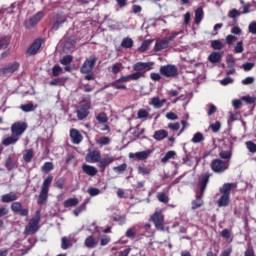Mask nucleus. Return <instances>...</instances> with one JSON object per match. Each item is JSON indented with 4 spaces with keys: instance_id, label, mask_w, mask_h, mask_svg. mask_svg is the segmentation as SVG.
Here are the masks:
<instances>
[{
    "instance_id": "obj_1",
    "label": "nucleus",
    "mask_w": 256,
    "mask_h": 256,
    "mask_svg": "<svg viewBox=\"0 0 256 256\" xmlns=\"http://www.w3.org/2000/svg\"><path fill=\"white\" fill-rule=\"evenodd\" d=\"M209 177H211L209 174H202L199 177L198 186L200 190L199 192H196V198L192 201V211H195L205 205V202L203 201V195H205V189H207V185L209 184Z\"/></svg>"
},
{
    "instance_id": "obj_2",
    "label": "nucleus",
    "mask_w": 256,
    "mask_h": 256,
    "mask_svg": "<svg viewBox=\"0 0 256 256\" xmlns=\"http://www.w3.org/2000/svg\"><path fill=\"white\" fill-rule=\"evenodd\" d=\"M237 189V183H224L219 189L221 193L220 198L217 200L218 207H229L231 203V191Z\"/></svg>"
},
{
    "instance_id": "obj_3",
    "label": "nucleus",
    "mask_w": 256,
    "mask_h": 256,
    "mask_svg": "<svg viewBox=\"0 0 256 256\" xmlns=\"http://www.w3.org/2000/svg\"><path fill=\"white\" fill-rule=\"evenodd\" d=\"M153 69V63L150 62H138L134 64L133 70L135 73L130 74L131 81H137L141 78H145V73Z\"/></svg>"
},
{
    "instance_id": "obj_4",
    "label": "nucleus",
    "mask_w": 256,
    "mask_h": 256,
    "mask_svg": "<svg viewBox=\"0 0 256 256\" xmlns=\"http://www.w3.org/2000/svg\"><path fill=\"white\" fill-rule=\"evenodd\" d=\"M149 221L154 223L156 231H165V215L161 210L155 211Z\"/></svg>"
},
{
    "instance_id": "obj_5",
    "label": "nucleus",
    "mask_w": 256,
    "mask_h": 256,
    "mask_svg": "<svg viewBox=\"0 0 256 256\" xmlns=\"http://www.w3.org/2000/svg\"><path fill=\"white\" fill-rule=\"evenodd\" d=\"M39 223H41V210H37L34 218L30 219L25 227V232L29 235H35L39 231Z\"/></svg>"
},
{
    "instance_id": "obj_6",
    "label": "nucleus",
    "mask_w": 256,
    "mask_h": 256,
    "mask_svg": "<svg viewBox=\"0 0 256 256\" xmlns=\"http://www.w3.org/2000/svg\"><path fill=\"white\" fill-rule=\"evenodd\" d=\"M159 73L167 79H175L179 75V69L173 64H167L160 67Z\"/></svg>"
},
{
    "instance_id": "obj_7",
    "label": "nucleus",
    "mask_w": 256,
    "mask_h": 256,
    "mask_svg": "<svg viewBox=\"0 0 256 256\" xmlns=\"http://www.w3.org/2000/svg\"><path fill=\"white\" fill-rule=\"evenodd\" d=\"M213 173H225L229 169V162L222 159H214L210 163Z\"/></svg>"
},
{
    "instance_id": "obj_8",
    "label": "nucleus",
    "mask_w": 256,
    "mask_h": 256,
    "mask_svg": "<svg viewBox=\"0 0 256 256\" xmlns=\"http://www.w3.org/2000/svg\"><path fill=\"white\" fill-rule=\"evenodd\" d=\"M27 127L28 125L26 124V122L16 121L11 125L10 131L12 135L21 139V135H23V133L27 131Z\"/></svg>"
},
{
    "instance_id": "obj_9",
    "label": "nucleus",
    "mask_w": 256,
    "mask_h": 256,
    "mask_svg": "<svg viewBox=\"0 0 256 256\" xmlns=\"http://www.w3.org/2000/svg\"><path fill=\"white\" fill-rule=\"evenodd\" d=\"M98 59L99 58H97L95 55H91L89 58H86L80 68V73H91V71L95 69V64L97 63Z\"/></svg>"
},
{
    "instance_id": "obj_10",
    "label": "nucleus",
    "mask_w": 256,
    "mask_h": 256,
    "mask_svg": "<svg viewBox=\"0 0 256 256\" xmlns=\"http://www.w3.org/2000/svg\"><path fill=\"white\" fill-rule=\"evenodd\" d=\"M43 17H45V13H43V11L37 12L35 15L25 21L24 27H26V29H33V27L37 25V23H39Z\"/></svg>"
},
{
    "instance_id": "obj_11",
    "label": "nucleus",
    "mask_w": 256,
    "mask_h": 256,
    "mask_svg": "<svg viewBox=\"0 0 256 256\" xmlns=\"http://www.w3.org/2000/svg\"><path fill=\"white\" fill-rule=\"evenodd\" d=\"M90 109H91V102H87L86 104L79 105V107L76 110L79 121H83V119H87V117H89Z\"/></svg>"
},
{
    "instance_id": "obj_12",
    "label": "nucleus",
    "mask_w": 256,
    "mask_h": 256,
    "mask_svg": "<svg viewBox=\"0 0 256 256\" xmlns=\"http://www.w3.org/2000/svg\"><path fill=\"white\" fill-rule=\"evenodd\" d=\"M11 211L17 213L20 217H27L29 215V209L24 208L21 202H14L11 204Z\"/></svg>"
},
{
    "instance_id": "obj_13",
    "label": "nucleus",
    "mask_w": 256,
    "mask_h": 256,
    "mask_svg": "<svg viewBox=\"0 0 256 256\" xmlns=\"http://www.w3.org/2000/svg\"><path fill=\"white\" fill-rule=\"evenodd\" d=\"M41 45H43V39L38 38L34 40V42L29 46L26 51L27 55H37V53L41 49Z\"/></svg>"
},
{
    "instance_id": "obj_14",
    "label": "nucleus",
    "mask_w": 256,
    "mask_h": 256,
    "mask_svg": "<svg viewBox=\"0 0 256 256\" xmlns=\"http://www.w3.org/2000/svg\"><path fill=\"white\" fill-rule=\"evenodd\" d=\"M4 167H6L7 171H13V169H17V167H19L15 154H11L6 158Z\"/></svg>"
},
{
    "instance_id": "obj_15",
    "label": "nucleus",
    "mask_w": 256,
    "mask_h": 256,
    "mask_svg": "<svg viewBox=\"0 0 256 256\" xmlns=\"http://www.w3.org/2000/svg\"><path fill=\"white\" fill-rule=\"evenodd\" d=\"M115 161V157L109 156L108 154L105 155L104 158H100V161L98 162V167L101 169V171H105L111 163Z\"/></svg>"
},
{
    "instance_id": "obj_16",
    "label": "nucleus",
    "mask_w": 256,
    "mask_h": 256,
    "mask_svg": "<svg viewBox=\"0 0 256 256\" xmlns=\"http://www.w3.org/2000/svg\"><path fill=\"white\" fill-rule=\"evenodd\" d=\"M86 161L87 163H99L101 161V152L97 150L88 152Z\"/></svg>"
},
{
    "instance_id": "obj_17",
    "label": "nucleus",
    "mask_w": 256,
    "mask_h": 256,
    "mask_svg": "<svg viewBox=\"0 0 256 256\" xmlns=\"http://www.w3.org/2000/svg\"><path fill=\"white\" fill-rule=\"evenodd\" d=\"M151 150L136 152V153H130L129 157L130 159H137L138 161H145V159H149V155H151Z\"/></svg>"
},
{
    "instance_id": "obj_18",
    "label": "nucleus",
    "mask_w": 256,
    "mask_h": 256,
    "mask_svg": "<svg viewBox=\"0 0 256 256\" xmlns=\"http://www.w3.org/2000/svg\"><path fill=\"white\" fill-rule=\"evenodd\" d=\"M19 67V62H14L2 68L1 73H3V75H12V73H15V71L19 70Z\"/></svg>"
},
{
    "instance_id": "obj_19",
    "label": "nucleus",
    "mask_w": 256,
    "mask_h": 256,
    "mask_svg": "<svg viewBox=\"0 0 256 256\" xmlns=\"http://www.w3.org/2000/svg\"><path fill=\"white\" fill-rule=\"evenodd\" d=\"M70 137L72 139V143L74 145H79V143H81V141H83V135H81V132H79V130L72 128L70 130Z\"/></svg>"
},
{
    "instance_id": "obj_20",
    "label": "nucleus",
    "mask_w": 256,
    "mask_h": 256,
    "mask_svg": "<svg viewBox=\"0 0 256 256\" xmlns=\"http://www.w3.org/2000/svg\"><path fill=\"white\" fill-rule=\"evenodd\" d=\"M82 171L86 175H89V177H95V175L98 173V170L95 168V166H91L89 164H83Z\"/></svg>"
},
{
    "instance_id": "obj_21",
    "label": "nucleus",
    "mask_w": 256,
    "mask_h": 256,
    "mask_svg": "<svg viewBox=\"0 0 256 256\" xmlns=\"http://www.w3.org/2000/svg\"><path fill=\"white\" fill-rule=\"evenodd\" d=\"M19 196L15 192H10L1 197L2 203H12V201H17Z\"/></svg>"
},
{
    "instance_id": "obj_22",
    "label": "nucleus",
    "mask_w": 256,
    "mask_h": 256,
    "mask_svg": "<svg viewBox=\"0 0 256 256\" xmlns=\"http://www.w3.org/2000/svg\"><path fill=\"white\" fill-rule=\"evenodd\" d=\"M172 38L161 40L155 43L154 50L155 51H163V49H167L169 47V43H171Z\"/></svg>"
},
{
    "instance_id": "obj_23",
    "label": "nucleus",
    "mask_w": 256,
    "mask_h": 256,
    "mask_svg": "<svg viewBox=\"0 0 256 256\" xmlns=\"http://www.w3.org/2000/svg\"><path fill=\"white\" fill-rule=\"evenodd\" d=\"M19 139L20 138L15 136V134H12L11 136H8L2 140V145H4V147H9V145H15L17 141H19Z\"/></svg>"
},
{
    "instance_id": "obj_24",
    "label": "nucleus",
    "mask_w": 256,
    "mask_h": 256,
    "mask_svg": "<svg viewBox=\"0 0 256 256\" xmlns=\"http://www.w3.org/2000/svg\"><path fill=\"white\" fill-rule=\"evenodd\" d=\"M169 136V132H167V130H157L154 132L153 138L156 141H163V139H167V137Z\"/></svg>"
},
{
    "instance_id": "obj_25",
    "label": "nucleus",
    "mask_w": 256,
    "mask_h": 256,
    "mask_svg": "<svg viewBox=\"0 0 256 256\" xmlns=\"http://www.w3.org/2000/svg\"><path fill=\"white\" fill-rule=\"evenodd\" d=\"M73 247V238H68L67 236L62 237L61 239V248L64 251H67V249Z\"/></svg>"
},
{
    "instance_id": "obj_26",
    "label": "nucleus",
    "mask_w": 256,
    "mask_h": 256,
    "mask_svg": "<svg viewBox=\"0 0 256 256\" xmlns=\"http://www.w3.org/2000/svg\"><path fill=\"white\" fill-rule=\"evenodd\" d=\"M223 56L222 52H212L208 56V61L210 63H221V57Z\"/></svg>"
},
{
    "instance_id": "obj_27",
    "label": "nucleus",
    "mask_w": 256,
    "mask_h": 256,
    "mask_svg": "<svg viewBox=\"0 0 256 256\" xmlns=\"http://www.w3.org/2000/svg\"><path fill=\"white\" fill-rule=\"evenodd\" d=\"M66 21L67 17L58 15L56 21L52 25V29H54V31H57L59 27H61V25H63V23H65Z\"/></svg>"
},
{
    "instance_id": "obj_28",
    "label": "nucleus",
    "mask_w": 256,
    "mask_h": 256,
    "mask_svg": "<svg viewBox=\"0 0 256 256\" xmlns=\"http://www.w3.org/2000/svg\"><path fill=\"white\" fill-rule=\"evenodd\" d=\"M133 45H134L133 39H131L130 37L123 38L121 42V47H123V49H132Z\"/></svg>"
},
{
    "instance_id": "obj_29",
    "label": "nucleus",
    "mask_w": 256,
    "mask_h": 256,
    "mask_svg": "<svg viewBox=\"0 0 256 256\" xmlns=\"http://www.w3.org/2000/svg\"><path fill=\"white\" fill-rule=\"evenodd\" d=\"M163 103H165V99L161 100L159 97H153L151 99L150 105H153L155 109H161V107H163Z\"/></svg>"
},
{
    "instance_id": "obj_30",
    "label": "nucleus",
    "mask_w": 256,
    "mask_h": 256,
    "mask_svg": "<svg viewBox=\"0 0 256 256\" xmlns=\"http://www.w3.org/2000/svg\"><path fill=\"white\" fill-rule=\"evenodd\" d=\"M109 143H111V138L108 136H102L96 139V145H99V147H105V145H109Z\"/></svg>"
},
{
    "instance_id": "obj_31",
    "label": "nucleus",
    "mask_w": 256,
    "mask_h": 256,
    "mask_svg": "<svg viewBox=\"0 0 256 256\" xmlns=\"http://www.w3.org/2000/svg\"><path fill=\"white\" fill-rule=\"evenodd\" d=\"M47 195H49V191L41 190L38 196V204L43 205L47 201Z\"/></svg>"
},
{
    "instance_id": "obj_32",
    "label": "nucleus",
    "mask_w": 256,
    "mask_h": 256,
    "mask_svg": "<svg viewBox=\"0 0 256 256\" xmlns=\"http://www.w3.org/2000/svg\"><path fill=\"white\" fill-rule=\"evenodd\" d=\"M79 205V199L77 198H69L64 201V207L69 208V207H75Z\"/></svg>"
},
{
    "instance_id": "obj_33",
    "label": "nucleus",
    "mask_w": 256,
    "mask_h": 256,
    "mask_svg": "<svg viewBox=\"0 0 256 256\" xmlns=\"http://www.w3.org/2000/svg\"><path fill=\"white\" fill-rule=\"evenodd\" d=\"M211 47L214 49V51H221L225 45L223 42H221V40H213L211 41Z\"/></svg>"
},
{
    "instance_id": "obj_34",
    "label": "nucleus",
    "mask_w": 256,
    "mask_h": 256,
    "mask_svg": "<svg viewBox=\"0 0 256 256\" xmlns=\"http://www.w3.org/2000/svg\"><path fill=\"white\" fill-rule=\"evenodd\" d=\"M203 21V8H197L195 10V23L199 25Z\"/></svg>"
},
{
    "instance_id": "obj_35",
    "label": "nucleus",
    "mask_w": 256,
    "mask_h": 256,
    "mask_svg": "<svg viewBox=\"0 0 256 256\" xmlns=\"http://www.w3.org/2000/svg\"><path fill=\"white\" fill-rule=\"evenodd\" d=\"M221 237H223V239H226V241H228V243H232L233 242V237L231 236V232L229 231V229H223L220 233Z\"/></svg>"
},
{
    "instance_id": "obj_36",
    "label": "nucleus",
    "mask_w": 256,
    "mask_h": 256,
    "mask_svg": "<svg viewBox=\"0 0 256 256\" xmlns=\"http://www.w3.org/2000/svg\"><path fill=\"white\" fill-rule=\"evenodd\" d=\"M51 183H53V176H48V177L44 180V182H43V184H42L41 190H43V191H49V187H50Z\"/></svg>"
},
{
    "instance_id": "obj_37",
    "label": "nucleus",
    "mask_w": 256,
    "mask_h": 256,
    "mask_svg": "<svg viewBox=\"0 0 256 256\" xmlns=\"http://www.w3.org/2000/svg\"><path fill=\"white\" fill-rule=\"evenodd\" d=\"M121 83H123V82L120 81L119 79H116L114 82H112L110 84V86L113 87V89H124V90H126L127 89V85L121 84Z\"/></svg>"
},
{
    "instance_id": "obj_38",
    "label": "nucleus",
    "mask_w": 256,
    "mask_h": 256,
    "mask_svg": "<svg viewBox=\"0 0 256 256\" xmlns=\"http://www.w3.org/2000/svg\"><path fill=\"white\" fill-rule=\"evenodd\" d=\"M84 245H86L88 249H93V247L97 245V242H95V238H93V236H89L85 239Z\"/></svg>"
},
{
    "instance_id": "obj_39",
    "label": "nucleus",
    "mask_w": 256,
    "mask_h": 256,
    "mask_svg": "<svg viewBox=\"0 0 256 256\" xmlns=\"http://www.w3.org/2000/svg\"><path fill=\"white\" fill-rule=\"evenodd\" d=\"M33 149H28L25 151L24 155H23V159L26 163H31L32 159H33Z\"/></svg>"
},
{
    "instance_id": "obj_40",
    "label": "nucleus",
    "mask_w": 256,
    "mask_h": 256,
    "mask_svg": "<svg viewBox=\"0 0 256 256\" xmlns=\"http://www.w3.org/2000/svg\"><path fill=\"white\" fill-rule=\"evenodd\" d=\"M175 151L170 150L168 151L165 156L161 159V163H167V161H169L170 159H175Z\"/></svg>"
},
{
    "instance_id": "obj_41",
    "label": "nucleus",
    "mask_w": 256,
    "mask_h": 256,
    "mask_svg": "<svg viewBox=\"0 0 256 256\" xmlns=\"http://www.w3.org/2000/svg\"><path fill=\"white\" fill-rule=\"evenodd\" d=\"M53 169H54V166H53L52 162H45L43 164V166L41 167L42 173H49V172L53 171Z\"/></svg>"
},
{
    "instance_id": "obj_42",
    "label": "nucleus",
    "mask_w": 256,
    "mask_h": 256,
    "mask_svg": "<svg viewBox=\"0 0 256 256\" xmlns=\"http://www.w3.org/2000/svg\"><path fill=\"white\" fill-rule=\"evenodd\" d=\"M138 175H151V168L145 166H138Z\"/></svg>"
},
{
    "instance_id": "obj_43",
    "label": "nucleus",
    "mask_w": 256,
    "mask_h": 256,
    "mask_svg": "<svg viewBox=\"0 0 256 256\" xmlns=\"http://www.w3.org/2000/svg\"><path fill=\"white\" fill-rule=\"evenodd\" d=\"M87 209V203H83L80 206H78L76 209H74L73 214L75 215V217H79L80 213H83V211H85Z\"/></svg>"
},
{
    "instance_id": "obj_44",
    "label": "nucleus",
    "mask_w": 256,
    "mask_h": 256,
    "mask_svg": "<svg viewBox=\"0 0 256 256\" xmlns=\"http://www.w3.org/2000/svg\"><path fill=\"white\" fill-rule=\"evenodd\" d=\"M157 199L160 201V203H169V196L165 194L164 192H160L157 194Z\"/></svg>"
},
{
    "instance_id": "obj_45",
    "label": "nucleus",
    "mask_w": 256,
    "mask_h": 256,
    "mask_svg": "<svg viewBox=\"0 0 256 256\" xmlns=\"http://www.w3.org/2000/svg\"><path fill=\"white\" fill-rule=\"evenodd\" d=\"M219 157L221 159H226L227 161H229V159H231V157H233V153L230 150L229 151L222 150L219 153Z\"/></svg>"
},
{
    "instance_id": "obj_46",
    "label": "nucleus",
    "mask_w": 256,
    "mask_h": 256,
    "mask_svg": "<svg viewBox=\"0 0 256 256\" xmlns=\"http://www.w3.org/2000/svg\"><path fill=\"white\" fill-rule=\"evenodd\" d=\"M149 47H151V42L149 40H144L142 45L139 47V51H141V53H145V51L149 50Z\"/></svg>"
},
{
    "instance_id": "obj_47",
    "label": "nucleus",
    "mask_w": 256,
    "mask_h": 256,
    "mask_svg": "<svg viewBox=\"0 0 256 256\" xmlns=\"http://www.w3.org/2000/svg\"><path fill=\"white\" fill-rule=\"evenodd\" d=\"M20 108L24 111V113H29L31 111H34L35 106L33 105V103H28L21 105Z\"/></svg>"
},
{
    "instance_id": "obj_48",
    "label": "nucleus",
    "mask_w": 256,
    "mask_h": 256,
    "mask_svg": "<svg viewBox=\"0 0 256 256\" xmlns=\"http://www.w3.org/2000/svg\"><path fill=\"white\" fill-rule=\"evenodd\" d=\"M204 139L205 137H203V133L197 132L192 138V143H201V141H203Z\"/></svg>"
},
{
    "instance_id": "obj_49",
    "label": "nucleus",
    "mask_w": 256,
    "mask_h": 256,
    "mask_svg": "<svg viewBox=\"0 0 256 256\" xmlns=\"http://www.w3.org/2000/svg\"><path fill=\"white\" fill-rule=\"evenodd\" d=\"M96 119L98 123H107V121H109V118L107 117V114L105 112L99 113Z\"/></svg>"
},
{
    "instance_id": "obj_50",
    "label": "nucleus",
    "mask_w": 256,
    "mask_h": 256,
    "mask_svg": "<svg viewBox=\"0 0 256 256\" xmlns=\"http://www.w3.org/2000/svg\"><path fill=\"white\" fill-rule=\"evenodd\" d=\"M61 65H69L70 63H73V56L66 55L60 60Z\"/></svg>"
},
{
    "instance_id": "obj_51",
    "label": "nucleus",
    "mask_w": 256,
    "mask_h": 256,
    "mask_svg": "<svg viewBox=\"0 0 256 256\" xmlns=\"http://www.w3.org/2000/svg\"><path fill=\"white\" fill-rule=\"evenodd\" d=\"M135 235H137V230L135 228H129L125 234L128 239H135Z\"/></svg>"
},
{
    "instance_id": "obj_52",
    "label": "nucleus",
    "mask_w": 256,
    "mask_h": 256,
    "mask_svg": "<svg viewBox=\"0 0 256 256\" xmlns=\"http://www.w3.org/2000/svg\"><path fill=\"white\" fill-rule=\"evenodd\" d=\"M246 147L250 153H256V144L253 141H247Z\"/></svg>"
},
{
    "instance_id": "obj_53",
    "label": "nucleus",
    "mask_w": 256,
    "mask_h": 256,
    "mask_svg": "<svg viewBox=\"0 0 256 256\" xmlns=\"http://www.w3.org/2000/svg\"><path fill=\"white\" fill-rule=\"evenodd\" d=\"M137 117L138 119H147V117H149V112L145 109H140L138 110Z\"/></svg>"
},
{
    "instance_id": "obj_54",
    "label": "nucleus",
    "mask_w": 256,
    "mask_h": 256,
    "mask_svg": "<svg viewBox=\"0 0 256 256\" xmlns=\"http://www.w3.org/2000/svg\"><path fill=\"white\" fill-rule=\"evenodd\" d=\"M50 85L56 86V85H65V79L64 78H55L50 81Z\"/></svg>"
},
{
    "instance_id": "obj_55",
    "label": "nucleus",
    "mask_w": 256,
    "mask_h": 256,
    "mask_svg": "<svg viewBox=\"0 0 256 256\" xmlns=\"http://www.w3.org/2000/svg\"><path fill=\"white\" fill-rule=\"evenodd\" d=\"M113 171H115L116 173H123L124 171H127V163H123L119 166L114 167Z\"/></svg>"
},
{
    "instance_id": "obj_56",
    "label": "nucleus",
    "mask_w": 256,
    "mask_h": 256,
    "mask_svg": "<svg viewBox=\"0 0 256 256\" xmlns=\"http://www.w3.org/2000/svg\"><path fill=\"white\" fill-rule=\"evenodd\" d=\"M121 69H123V64L121 63H116L114 65H112V73L113 75H117Z\"/></svg>"
},
{
    "instance_id": "obj_57",
    "label": "nucleus",
    "mask_w": 256,
    "mask_h": 256,
    "mask_svg": "<svg viewBox=\"0 0 256 256\" xmlns=\"http://www.w3.org/2000/svg\"><path fill=\"white\" fill-rule=\"evenodd\" d=\"M113 221H116L117 223H119V225H125L127 219L125 218V216L117 215L113 217Z\"/></svg>"
},
{
    "instance_id": "obj_58",
    "label": "nucleus",
    "mask_w": 256,
    "mask_h": 256,
    "mask_svg": "<svg viewBox=\"0 0 256 256\" xmlns=\"http://www.w3.org/2000/svg\"><path fill=\"white\" fill-rule=\"evenodd\" d=\"M88 193L91 197H97V195L101 193V190H99V188L90 187L88 188Z\"/></svg>"
},
{
    "instance_id": "obj_59",
    "label": "nucleus",
    "mask_w": 256,
    "mask_h": 256,
    "mask_svg": "<svg viewBox=\"0 0 256 256\" xmlns=\"http://www.w3.org/2000/svg\"><path fill=\"white\" fill-rule=\"evenodd\" d=\"M61 71H63V69L61 68V66L59 65H55L52 68V75L54 77H59V75L61 74Z\"/></svg>"
},
{
    "instance_id": "obj_60",
    "label": "nucleus",
    "mask_w": 256,
    "mask_h": 256,
    "mask_svg": "<svg viewBox=\"0 0 256 256\" xmlns=\"http://www.w3.org/2000/svg\"><path fill=\"white\" fill-rule=\"evenodd\" d=\"M210 129L213 131V133H218V131L221 129V122L216 121L215 123L211 124Z\"/></svg>"
},
{
    "instance_id": "obj_61",
    "label": "nucleus",
    "mask_w": 256,
    "mask_h": 256,
    "mask_svg": "<svg viewBox=\"0 0 256 256\" xmlns=\"http://www.w3.org/2000/svg\"><path fill=\"white\" fill-rule=\"evenodd\" d=\"M255 83V78L252 76H249L242 80V85H253Z\"/></svg>"
},
{
    "instance_id": "obj_62",
    "label": "nucleus",
    "mask_w": 256,
    "mask_h": 256,
    "mask_svg": "<svg viewBox=\"0 0 256 256\" xmlns=\"http://www.w3.org/2000/svg\"><path fill=\"white\" fill-rule=\"evenodd\" d=\"M55 187H57V189H63V187H65V178H59L55 183Z\"/></svg>"
},
{
    "instance_id": "obj_63",
    "label": "nucleus",
    "mask_w": 256,
    "mask_h": 256,
    "mask_svg": "<svg viewBox=\"0 0 256 256\" xmlns=\"http://www.w3.org/2000/svg\"><path fill=\"white\" fill-rule=\"evenodd\" d=\"M7 47H9V40H7L5 38H1L0 39V50L7 49Z\"/></svg>"
},
{
    "instance_id": "obj_64",
    "label": "nucleus",
    "mask_w": 256,
    "mask_h": 256,
    "mask_svg": "<svg viewBox=\"0 0 256 256\" xmlns=\"http://www.w3.org/2000/svg\"><path fill=\"white\" fill-rule=\"evenodd\" d=\"M244 256H255V250L253 248H248L244 252Z\"/></svg>"
}]
</instances>
